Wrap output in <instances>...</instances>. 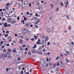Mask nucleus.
<instances>
[{
    "mask_svg": "<svg viewBox=\"0 0 74 74\" xmlns=\"http://www.w3.org/2000/svg\"><path fill=\"white\" fill-rule=\"evenodd\" d=\"M28 54L29 55H31V52L30 51H29Z\"/></svg>",
    "mask_w": 74,
    "mask_h": 74,
    "instance_id": "38",
    "label": "nucleus"
},
{
    "mask_svg": "<svg viewBox=\"0 0 74 74\" xmlns=\"http://www.w3.org/2000/svg\"><path fill=\"white\" fill-rule=\"evenodd\" d=\"M4 13L3 12H2L0 14V15L2 17H3L4 16Z\"/></svg>",
    "mask_w": 74,
    "mask_h": 74,
    "instance_id": "13",
    "label": "nucleus"
},
{
    "mask_svg": "<svg viewBox=\"0 0 74 74\" xmlns=\"http://www.w3.org/2000/svg\"><path fill=\"white\" fill-rule=\"evenodd\" d=\"M25 69V68L23 67L22 68V70H24Z\"/></svg>",
    "mask_w": 74,
    "mask_h": 74,
    "instance_id": "62",
    "label": "nucleus"
},
{
    "mask_svg": "<svg viewBox=\"0 0 74 74\" xmlns=\"http://www.w3.org/2000/svg\"><path fill=\"white\" fill-rule=\"evenodd\" d=\"M19 41L20 44H22L23 42L22 41V40H20Z\"/></svg>",
    "mask_w": 74,
    "mask_h": 74,
    "instance_id": "22",
    "label": "nucleus"
},
{
    "mask_svg": "<svg viewBox=\"0 0 74 74\" xmlns=\"http://www.w3.org/2000/svg\"><path fill=\"white\" fill-rule=\"evenodd\" d=\"M39 22H40V19H38V21L36 22V24H38L39 23Z\"/></svg>",
    "mask_w": 74,
    "mask_h": 74,
    "instance_id": "20",
    "label": "nucleus"
},
{
    "mask_svg": "<svg viewBox=\"0 0 74 74\" xmlns=\"http://www.w3.org/2000/svg\"><path fill=\"white\" fill-rule=\"evenodd\" d=\"M36 4L37 5H40V3H39V2H37L36 3Z\"/></svg>",
    "mask_w": 74,
    "mask_h": 74,
    "instance_id": "37",
    "label": "nucleus"
},
{
    "mask_svg": "<svg viewBox=\"0 0 74 74\" xmlns=\"http://www.w3.org/2000/svg\"><path fill=\"white\" fill-rule=\"evenodd\" d=\"M59 8H57V9L56 10V11L57 12V11H58V10H59Z\"/></svg>",
    "mask_w": 74,
    "mask_h": 74,
    "instance_id": "49",
    "label": "nucleus"
},
{
    "mask_svg": "<svg viewBox=\"0 0 74 74\" xmlns=\"http://www.w3.org/2000/svg\"><path fill=\"white\" fill-rule=\"evenodd\" d=\"M26 14H27V15H29V14H30V13H29V12H26Z\"/></svg>",
    "mask_w": 74,
    "mask_h": 74,
    "instance_id": "35",
    "label": "nucleus"
},
{
    "mask_svg": "<svg viewBox=\"0 0 74 74\" xmlns=\"http://www.w3.org/2000/svg\"><path fill=\"white\" fill-rule=\"evenodd\" d=\"M35 15L36 16H38V14H37V13H36L35 14Z\"/></svg>",
    "mask_w": 74,
    "mask_h": 74,
    "instance_id": "48",
    "label": "nucleus"
},
{
    "mask_svg": "<svg viewBox=\"0 0 74 74\" xmlns=\"http://www.w3.org/2000/svg\"><path fill=\"white\" fill-rule=\"evenodd\" d=\"M8 51H9V52H12L11 50L9 49H8Z\"/></svg>",
    "mask_w": 74,
    "mask_h": 74,
    "instance_id": "28",
    "label": "nucleus"
},
{
    "mask_svg": "<svg viewBox=\"0 0 74 74\" xmlns=\"http://www.w3.org/2000/svg\"><path fill=\"white\" fill-rule=\"evenodd\" d=\"M60 56L62 57V58L63 57V54H62V53H61Z\"/></svg>",
    "mask_w": 74,
    "mask_h": 74,
    "instance_id": "58",
    "label": "nucleus"
},
{
    "mask_svg": "<svg viewBox=\"0 0 74 74\" xmlns=\"http://www.w3.org/2000/svg\"><path fill=\"white\" fill-rule=\"evenodd\" d=\"M26 46L25 45H22V47H25Z\"/></svg>",
    "mask_w": 74,
    "mask_h": 74,
    "instance_id": "55",
    "label": "nucleus"
},
{
    "mask_svg": "<svg viewBox=\"0 0 74 74\" xmlns=\"http://www.w3.org/2000/svg\"><path fill=\"white\" fill-rule=\"evenodd\" d=\"M10 3H6V5H7V6L9 5H10Z\"/></svg>",
    "mask_w": 74,
    "mask_h": 74,
    "instance_id": "39",
    "label": "nucleus"
},
{
    "mask_svg": "<svg viewBox=\"0 0 74 74\" xmlns=\"http://www.w3.org/2000/svg\"><path fill=\"white\" fill-rule=\"evenodd\" d=\"M65 60L67 63L69 62V60L68 59H65Z\"/></svg>",
    "mask_w": 74,
    "mask_h": 74,
    "instance_id": "30",
    "label": "nucleus"
},
{
    "mask_svg": "<svg viewBox=\"0 0 74 74\" xmlns=\"http://www.w3.org/2000/svg\"><path fill=\"white\" fill-rule=\"evenodd\" d=\"M3 52H7V50L5 49H4L3 50Z\"/></svg>",
    "mask_w": 74,
    "mask_h": 74,
    "instance_id": "24",
    "label": "nucleus"
},
{
    "mask_svg": "<svg viewBox=\"0 0 74 74\" xmlns=\"http://www.w3.org/2000/svg\"><path fill=\"white\" fill-rule=\"evenodd\" d=\"M10 53H10V52L8 51L6 53V55H10Z\"/></svg>",
    "mask_w": 74,
    "mask_h": 74,
    "instance_id": "19",
    "label": "nucleus"
},
{
    "mask_svg": "<svg viewBox=\"0 0 74 74\" xmlns=\"http://www.w3.org/2000/svg\"><path fill=\"white\" fill-rule=\"evenodd\" d=\"M10 46V45L9 44H7L6 45V46Z\"/></svg>",
    "mask_w": 74,
    "mask_h": 74,
    "instance_id": "64",
    "label": "nucleus"
},
{
    "mask_svg": "<svg viewBox=\"0 0 74 74\" xmlns=\"http://www.w3.org/2000/svg\"><path fill=\"white\" fill-rule=\"evenodd\" d=\"M12 21V19H10V18H8V22H10L11 21Z\"/></svg>",
    "mask_w": 74,
    "mask_h": 74,
    "instance_id": "14",
    "label": "nucleus"
},
{
    "mask_svg": "<svg viewBox=\"0 0 74 74\" xmlns=\"http://www.w3.org/2000/svg\"><path fill=\"white\" fill-rule=\"evenodd\" d=\"M43 52H45V49H44L43 50Z\"/></svg>",
    "mask_w": 74,
    "mask_h": 74,
    "instance_id": "53",
    "label": "nucleus"
},
{
    "mask_svg": "<svg viewBox=\"0 0 74 74\" xmlns=\"http://www.w3.org/2000/svg\"><path fill=\"white\" fill-rule=\"evenodd\" d=\"M14 36H16V37H17V36H18V35L16 34H14Z\"/></svg>",
    "mask_w": 74,
    "mask_h": 74,
    "instance_id": "56",
    "label": "nucleus"
},
{
    "mask_svg": "<svg viewBox=\"0 0 74 74\" xmlns=\"http://www.w3.org/2000/svg\"><path fill=\"white\" fill-rule=\"evenodd\" d=\"M50 45V42H49L47 43V45Z\"/></svg>",
    "mask_w": 74,
    "mask_h": 74,
    "instance_id": "57",
    "label": "nucleus"
},
{
    "mask_svg": "<svg viewBox=\"0 0 74 74\" xmlns=\"http://www.w3.org/2000/svg\"><path fill=\"white\" fill-rule=\"evenodd\" d=\"M40 63L42 65H44L45 64V62H44V60L43 59H42L40 60Z\"/></svg>",
    "mask_w": 74,
    "mask_h": 74,
    "instance_id": "3",
    "label": "nucleus"
},
{
    "mask_svg": "<svg viewBox=\"0 0 74 74\" xmlns=\"http://www.w3.org/2000/svg\"><path fill=\"white\" fill-rule=\"evenodd\" d=\"M31 40L32 41H34V38H32L31 39Z\"/></svg>",
    "mask_w": 74,
    "mask_h": 74,
    "instance_id": "44",
    "label": "nucleus"
},
{
    "mask_svg": "<svg viewBox=\"0 0 74 74\" xmlns=\"http://www.w3.org/2000/svg\"><path fill=\"white\" fill-rule=\"evenodd\" d=\"M8 40L10 42H11V41H12V39L11 38V37L8 36Z\"/></svg>",
    "mask_w": 74,
    "mask_h": 74,
    "instance_id": "7",
    "label": "nucleus"
},
{
    "mask_svg": "<svg viewBox=\"0 0 74 74\" xmlns=\"http://www.w3.org/2000/svg\"><path fill=\"white\" fill-rule=\"evenodd\" d=\"M21 73L22 74H23V71H21Z\"/></svg>",
    "mask_w": 74,
    "mask_h": 74,
    "instance_id": "59",
    "label": "nucleus"
},
{
    "mask_svg": "<svg viewBox=\"0 0 74 74\" xmlns=\"http://www.w3.org/2000/svg\"><path fill=\"white\" fill-rule=\"evenodd\" d=\"M59 67H58L57 68V69H56L57 71H59Z\"/></svg>",
    "mask_w": 74,
    "mask_h": 74,
    "instance_id": "52",
    "label": "nucleus"
},
{
    "mask_svg": "<svg viewBox=\"0 0 74 74\" xmlns=\"http://www.w3.org/2000/svg\"><path fill=\"white\" fill-rule=\"evenodd\" d=\"M16 49L14 48V49H13V50H12V52H14V53H16Z\"/></svg>",
    "mask_w": 74,
    "mask_h": 74,
    "instance_id": "12",
    "label": "nucleus"
},
{
    "mask_svg": "<svg viewBox=\"0 0 74 74\" xmlns=\"http://www.w3.org/2000/svg\"><path fill=\"white\" fill-rule=\"evenodd\" d=\"M29 25H29V24L28 23H27L25 24V27H29Z\"/></svg>",
    "mask_w": 74,
    "mask_h": 74,
    "instance_id": "9",
    "label": "nucleus"
},
{
    "mask_svg": "<svg viewBox=\"0 0 74 74\" xmlns=\"http://www.w3.org/2000/svg\"><path fill=\"white\" fill-rule=\"evenodd\" d=\"M25 38H26L25 39L26 41H28L29 40V38L28 36H26L25 37Z\"/></svg>",
    "mask_w": 74,
    "mask_h": 74,
    "instance_id": "16",
    "label": "nucleus"
},
{
    "mask_svg": "<svg viewBox=\"0 0 74 74\" xmlns=\"http://www.w3.org/2000/svg\"><path fill=\"white\" fill-rule=\"evenodd\" d=\"M62 62H61V64H60V66L61 67H63L64 66V64H63L62 63Z\"/></svg>",
    "mask_w": 74,
    "mask_h": 74,
    "instance_id": "17",
    "label": "nucleus"
},
{
    "mask_svg": "<svg viewBox=\"0 0 74 74\" xmlns=\"http://www.w3.org/2000/svg\"><path fill=\"white\" fill-rule=\"evenodd\" d=\"M68 1H66L65 3V5L66 4V5H67L68 4Z\"/></svg>",
    "mask_w": 74,
    "mask_h": 74,
    "instance_id": "29",
    "label": "nucleus"
},
{
    "mask_svg": "<svg viewBox=\"0 0 74 74\" xmlns=\"http://www.w3.org/2000/svg\"><path fill=\"white\" fill-rule=\"evenodd\" d=\"M32 4H33V5H35V3L34 2L32 3Z\"/></svg>",
    "mask_w": 74,
    "mask_h": 74,
    "instance_id": "43",
    "label": "nucleus"
},
{
    "mask_svg": "<svg viewBox=\"0 0 74 74\" xmlns=\"http://www.w3.org/2000/svg\"><path fill=\"white\" fill-rule=\"evenodd\" d=\"M33 19H35L37 21V20L38 19V18H37V17H34L33 18Z\"/></svg>",
    "mask_w": 74,
    "mask_h": 74,
    "instance_id": "26",
    "label": "nucleus"
},
{
    "mask_svg": "<svg viewBox=\"0 0 74 74\" xmlns=\"http://www.w3.org/2000/svg\"><path fill=\"white\" fill-rule=\"evenodd\" d=\"M5 9L6 10H8V9H9V8H8V7L6 6Z\"/></svg>",
    "mask_w": 74,
    "mask_h": 74,
    "instance_id": "34",
    "label": "nucleus"
},
{
    "mask_svg": "<svg viewBox=\"0 0 74 74\" xmlns=\"http://www.w3.org/2000/svg\"><path fill=\"white\" fill-rule=\"evenodd\" d=\"M59 59V57H57L56 58V60H58Z\"/></svg>",
    "mask_w": 74,
    "mask_h": 74,
    "instance_id": "54",
    "label": "nucleus"
},
{
    "mask_svg": "<svg viewBox=\"0 0 74 74\" xmlns=\"http://www.w3.org/2000/svg\"><path fill=\"white\" fill-rule=\"evenodd\" d=\"M36 44H35V45H34V47H33V48H36Z\"/></svg>",
    "mask_w": 74,
    "mask_h": 74,
    "instance_id": "31",
    "label": "nucleus"
},
{
    "mask_svg": "<svg viewBox=\"0 0 74 74\" xmlns=\"http://www.w3.org/2000/svg\"><path fill=\"white\" fill-rule=\"evenodd\" d=\"M41 68L42 70H45L46 69V68H45V67L44 66H42Z\"/></svg>",
    "mask_w": 74,
    "mask_h": 74,
    "instance_id": "15",
    "label": "nucleus"
},
{
    "mask_svg": "<svg viewBox=\"0 0 74 74\" xmlns=\"http://www.w3.org/2000/svg\"><path fill=\"white\" fill-rule=\"evenodd\" d=\"M48 39H49L48 37L47 36L45 38V41H48Z\"/></svg>",
    "mask_w": 74,
    "mask_h": 74,
    "instance_id": "21",
    "label": "nucleus"
},
{
    "mask_svg": "<svg viewBox=\"0 0 74 74\" xmlns=\"http://www.w3.org/2000/svg\"><path fill=\"white\" fill-rule=\"evenodd\" d=\"M71 26H69V27H68V28H69V29H70V30H71Z\"/></svg>",
    "mask_w": 74,
    "mask_h": 74,
    "instance_id": "50",
    "label": "nucleus"
},
{
    "mask_svg": "<svg viewBox=\"0 0 74 74\" xmlns=\"http://www.w3.org/2000/svg\"><path fill=\"white\" fill-rule=\"evenodd\" d=\"M7 58L8 59H12V57L11 56V55H9L8 56Z\"/></svg>",
    "mask_w": 74,
    "mask_h": 74,
    "instance_id": "5",
    "label": "nucleus"
},
{
    "mask_svg": "<svg viewBox=\"0 0 74 74\" xmlns=\"http://www.w3.org/2000/svg\"><path fill=\"white\" fill-rule=\"evenodd\" d=\"M46 30L47 32L48 33H50L51 32V30L49 28H47L46 29Z\"/></svg>",
    "mask_w": 74,
    "mask_h": 74,
    "instance_id": "11",
    "label": "nucleus"
},
{
    "mask_svg": "<svg viewBox=\"0 0 74 74\" xmlns=\"http://www.w3.org/2000/svg\"><path fill=\"white\" fill-rule=\"evenodd\" d=\"M60 4H61V7H62V6H63V5H64V4H63V2H61V3Z\"/></svg>",
    "mask_w": 74,
    "mask_h": 74,
    "instance_id": "25",
    "label": "nucleus"
},
{
    "mask_svg": "<svg viewBox=\"0 0 74 74\" xmlns=\"http://www.w3.org/2000/svg\"><path fill=\"white\" fill-rule=\"evenodd\" d=\"M17 19H18V21L19 20V16H18L17 17Z\"/></svg>",
    "mask_w": 74,
    "mask_h": 74,
    "instance_id": "46",
    "label": "nucleus"
},
{
    "mask_svg": "<svg viewBox=\"0 0 74 74\" xmlns=\"http://www.w3.org/2000/svg\"><path fill=\"white\" fill-rule=\"evenodd\" d=\"M5 18H2V20L3 21H5Z\"/></svg>",
    "mask_w": 74,
    "mask_h": 74,
    "instance_id": "60",
    "label": "nucleus"
},
{
    "mask_svg": "<svg viewBox=\"0 0 74 74\" xmlns=\"http://www.w3.org/2000/svg\"><path fill=\"white\" fill-rule=\"evenodd\" d=\"M24 21H26V20H27V18H26L25 17H24Z\"/></svg>",
    "mask_w": 74,
    "mask_h": 74,
    "instance_id": "36",
    "label": "nucleus"
},
{
    "mask_svg": "<svg viewBox=\"0 0 74 74\" xmlns=\"http://www.w3.org/2000/svg\"><path fill=\"white\" fill-rule=\"evenodd\" d=\"M66 53H67L68 55H69L70 53H69V52L68 51H66Z\"/></svg>",
    "mask_w": 74,
    "mask_h": 74,
    "instance_id": "40",
    "label": "nucleus"
},
{
    "mask_svg": "<svg viewBox=\"0 0 74 74\" xmlns=\"http://www.w3.org/2000/svg\"><path fill=\"white\" fill-rule=\"evenodd\" d=\"M36 44H40V42L38 41H37L36 42Z\"/></svg>",
    "mask_w": 74,
    "mask_h": 74,
    "instance_id": "42",
    "label": "nucleus"
},
{
    "mask_svg": "<svg viewBox=\"0 0 74 74\" xmlns=\"http://www.w3.org/2000/svg\"><path fill=\"white\" fill-rule=\"evenodd\" d=\"M7 56L4 53H2L0 55V58H2L3 59H5V58H7Z\"/></svg>",
    "mask_w": 74,
    "mask_h": 74,
    "instance_id": "1",
    "label": "nucleus"
},
{
    "mask_svg": "<svg viewBox=\"0 0 74 74\" xmlns=\"http://www.w3.org/2000/svg\"><path fill=\"white\" fill-rule=\"evenodd\" d=\"M39 52V51H37L36 52V53H38Z\"/></svg>",
    "mask_w": 74,
    "mask_h": 74,
    "instance_id": "63",
    "label": "nucleus"
},
{
    "mask_svg": "<svg viewBox=\"0 0 74 74\" xmlns=\"http://www.w3.org/2000/svg\"><path fill=\"white\" fill-rule=\"evenodd\" d=\"M6 34H8V33H9V31L8 30L6 31Z\"/></svg>",
    "mask_w": 74,
    "mask_h": 74,
    "instance_id": "32",
    "label": "nucleus"
},
{
    "mask_svg": "<svg viewBox=\"0 0 74 74\" xmlns=\"http://www.w3.org/2000/svg\"><path fill=\"white\" fill-rule=\"evenodd\" d=\"M47 62H49V59H48V58H47Z\"/></svg>",
    "mask_w": 74,
    "mask_h": 74,
    "instance_id": "47",
    "label": "nucleus"
},
{
    "mask_svg": "<svg viewBox=\"0 0 74 74\" xmlns=\"http://www.w3.org/2000/svg\"><path fill=\"white\" fill-rule=\"evenodd\" d=\"M69 15H67L66 17L67 18V19H70V18H69Z\"/></svg>",
    "mask_w": 74,
    "mask_h": 74,
    "instance_id": "27",
    "label": "nucleus"
},
{
    "mask_svg": "<svg viewBox=\"0 0 74 74\" xmlns=\"http://www.w3.org/2000/svg\"><path fill=\"white\" fill-rule=\"evenodd\" d=\"M6 71H8V68H6Z\"/></svg>",
    "mask_w": 74,
    "mask_h": 74,
    "instance_id": "51",
    "label": "nucleus"
},
{
    "mask_svg": "<svg viewBox=\"0 0 74 74\" xmlns=\"http://www.w3.org/2000/svg\"><path fill=\"white\" fill-rule=\"evenodd\" d=\"M4 26L5 27H7L8 26V25H7V23H5L4 24Z\"/></svg>",
    "mask_w": 74,
    "mask_h": 74,
    "instance_id": "8",
    "label": "nucleus"
},
{
    "mask_svg": "<svg viewBox=\"0 0 74 74\" xmlns=\"http://www.w3.org/2000/svg\"><path fill=\"white\" fill-rule=\"evenodd\" d=\"M42 44L43 45V46H44L45 47L46 46V42H45L44 40H42Z\"/></svg>",
    "mask_w": 74,
    "mask_h": 74,
    "instance_id": "2",
    "label": "nucleus"
},
{
    "mask_svg": "<svg viewBox=\"0 0 74 74\" xmlns=\"http://www.w3.org/2000/svg\"><path fill=\"white\" fill-rule=\"evenodd\" d=\"M52 31H54V27H53L52 28Z\"/></svg>",
    "mask_w": 74,
    "mask_h": 74,
    "instance_id": "41",
    "label": "nucleus"
},
{
    "mask_svg": "<svg viewBox=\"0 0 74 74\" xmlns=\"http://www.w3.org/2000/svg\"><path fill=\"white\" fill-rule=\"evenodd\" d=\"M65 56H67V54L66 53H65L64 54Z\"/></svg>",
    "mask_w": 74,
    "mask_h": 74,
    "instance_id": "61",
    "label": "nucleus"
},
{
    "mask_svg": "<svg viewBox=\"0 0 74 74\" xmlns=\"http://www.w3.org/2000/svg\"><path fill=\"white\" fill-rule=\"evenodd\" d=\"M8 36V34H6L5 36V37H7V36Z\"/></svg>",
    "mask_w": 74,
    "mask_h": 74,
    "instance_id": "45",
    "label": "nucleus"
},
{
    "mask_svg": "<svg viewBox=\"0 0 74 74\" xmlns=\"http://www.w3.org/2000/svg\"><path fill=\"white\" fill-rule=\"evenodd\" d=\"M16 22V21H12L11 22V23L13 24V23H15Z\"/></svg>",
    "mask_w": 74,
    "mask_h": 74,
    "instance_id": "18",
    "label": "nucleus"
},
{
    "mask_svg": "<svg viewBox=\"0 0 74 74\" xmlns=\"http://www.w3.org/2000/svg\"><path fill=\"white\" fill-rule=\"evenodd\" d=\"M27 1H25L23 2V4L25 5L23 7H25L26 5H27Z\"/></svg>",
    "mask_w": 74,
    "mask_h": 74,
    "instance_id": "4",
    "label": "nucleus"
},
{
    "mask_svg": "<svg viewBox=\"0 0 74 74\" xmlns=\"http://www.w3.org/2000/svg\"><path fill=\"white\" fill-rule=\"evenodd\" d=\"M34 38L35 40H36V38H37L38 37V36H36L34 35Z\"/></svg>",
    "mask_w": 74,
    "mask_h": 74,
    "instance_id": "23",
    "label": "nucleus"
},
{
    "mask_svg": "<svg viewBox=\"0 0 74 74\" xmlns=\"http://www.w3.org/2000/svg\"><path fill=\"white\" fill-rule=\"evenodd\" d=\"M31 51L33 53H34L36 52V50L35 49H33Z\"/></svg>",
    "mask_w": 74,
    "mask_h": 74,
    "instance_id": "10",
    "label": "nucleus"
},
{
    "mask_svg": "<svg viewBox=\"0 0 74 74\" xmlns=\"http://www.w3.org/2000/svg\"><path fill=\"white\" fill-rule=\"evenodd\" d=\"M4 15L5 16H6V17H7V16H9V14L7 12H5L4 13Z\"/></svg>",
    "mask_w": 74,
    "mask_h": 74,
    "instance_id": "6",
    "label": "nucleus"
},
{
    "mask_svg": "<svg viewBox=\"0 0 74 74\" xmlns=\"http://www.w3.org/2000/svg\"><path fill=\"white\" fill-rule=\"evenodd\" d=\"M38 53L39 54H42V52H41L40 51H39V52H38Z\"/></svg>",
    "mask_w": 74,
    "mask_h": 74,
    "instance_id": "33",
    "label": "nucleus"
}]
</instances>
